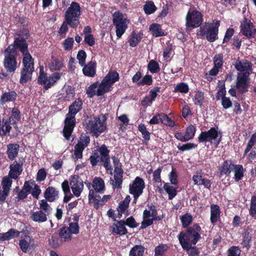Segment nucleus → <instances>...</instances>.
<instances>
[{"label": "nucleus", "mask_w": 256, "mask_h": 256, "mask_svg": "<svg viewBox=\"0 0 256 256\" xmlns=\"http://www.w3.org/2000/svg\"><path fill=\"white\" fill-rule=\"evenodd\" d=\"M81 13L80 4L76 2H72L65 12V20L58 30L60 35L64 34L63 36H64L68 30V25L73 28H76L78 27L80 24Z\"/></svg>", "instance_id": "obj_1"}, {"label": "nucleus", "mask_w": 256, "mask_h": 256, "mask_svg": "<svg viewBox=\"0 0 256 256\" xmlns=\"http://www.w3.org/2000/svg\"><path fill=\"white\" fill-rule=\"evenodd\" d=\"M82 101L78 98L69 106L68 113L66 115L62 130L64 138L69 140L76 125V115L82 109Z\"/></svg>", "instance_id": "obj_2"}, {"label": "nucleus", "mask_w": 256, "mask_h": 256, "mask_svg": "<svg viewBox=\"0 0 256 256\" xmlns=\"http://www.w3.org/2000/svg\"><path fill=\"white\" fill-rule=\"evenodd\" d=\"M106 114L91 116L86 122V128L92 136L98 138L106 129Z\"/></svg>", "instance_id": "obj_3"}, {"label": "nucleus", "mask_w": 256, "mask_h": 256, "mask_svg": "<svg viewBox=\"0 0 256 256\" xmlns=\"http://www.w3.org/2000/svg\"><path fill=\"white\" fill-rule=\"evenodd\" d=\"M202 228L198 224H194L192 226L186 228L184 232H181L178 236L180 245L192 244L196 245L200 240V232Z\"/></svg>", "instance_id": "obj_4"}, {"label": "nucleus", "mask_w": 256, "mask_h": 256, "mask_svg": "<svg viewBox=\"0 0 256 256\" xmlns=\"http://www.w3.org/2000/svg\"><path fill=\"white\" fill-rule=\"evenodd\" d=\"M222 134L218 126L210 128L207 131H202L198 137L199 143L209 142L217 148L222 140Z\"/></svg>", "instance_id": "obj_5"}, {"label": "nucleus", "mask_w": 256, "mask_h": 256, "mask_svg": "<svg viewBox=\"0 0 256 256\" xmlns=\"http://www.w3.org/2000/svg\"><path fill=\"white\" fill-rule=\"evenodd\" d=\"M62 74V72H56L48 76L46 73L44 72V66H40L38 84L42 85L44 89L47 90L55 85L56 83L60 78Z\"/></svg>", "instance_id": "obj_6"}, {"label": "nucleus", "mask_w": 256, "mask_h": 256, "mask_svg": "<svg viewBox=\"0 0 256 256\" xmlns=\"http://www.w3.org/2000/svg\"><path fill=\"white\" fill-rule=\"evenodd\" d=\"M203 22V16L200 12L194 8L189 10L186 16V30H191L200 27Z\"/></svg>", "instance_id": "obj_7"}, {"label": "nucleus", "mask_w": 256, "mask_h": 256, "mask_svg": "<svg viewBox=\"0 0 256 256\" xmlns=\"http://www.w3.org/2000/svg\"><path fill=\"white\" fill-rule=\"evenodd\" d=\"M220 22L217 20L214 24L200 26L198 34L202 37L205 36L209 42H212L218 39V28Z\"/></svg>", "instance_id": "obj_8"}, {"label": "nucleus", "mask_w": 256, "mask_h": 256, "mask_svg": "<svg viewBox=\"0 0 256 256\" xmlns=\"http://www.w3.org/2000/svg\"><path fill=\"white\" fill-rule=\"evenodd\" d=\"M112 22L116 28V35L120 38L128 28L129 20L124 18L123 14L120 11H116L112 15Z\"/></svg>", "instance_id": "obj_9"}, {"label": "nucleus", "mask_w": 256, "mask_h": 256, "mask_svg": "<svg viewBox=\"0 0 256 256\" xmlns=\"http://www.w3.org/2000/svg\"><path fill=\"white\" fill-rule=\"evenodd\" d=\"M240 31L242 34L248 39L254 38L256 34V28L248 18L244 17L240 22Z\"/></svg>", "instance_id": "obj_10"}, {"label": "nucleus", "mask_w": 256, "mask_h": 256, "mask_svg": "<svg viewBox=\"0 0 256 256\" xmlns=\"http://www.w3.org/2000/svg\"><path fill=\"white\" fill-rule=\"evenodd\" d=\"M249 74L248 72L238 74L235 86L238 94H242L248 92L250 86Z\"/></svg>", "instance_id": "obj_11"}, {"label": "nucleus", "mask_w": 256, "mask_h": 256, "mask_svg": "<svg viewBox=\"0 0 256 256\" xmlns=\"http://www.w3.org/2000/svg\"><path fill=\"white\" fill-rule=\"evenodd\" d=\"M24 160L22 158L18 161L14 160L10 165V171L8 174L14 180H18L23 170V165Z\"/></svg>", "instance_id": "obj_12"}, {"label": "nucleus", "mask_w": 256, "mask_h": 256, "mask_svg": "<svg viewBox=\"0 0 256 256\" xmlns=\"http://www.w3.org/2000/svg\"><path fill=\"white\" fill-rule=\"evenodd\" d=\"M70 184L73 194L76 197H78L84 188L83 181L78 175H74L70 178Z\"/></svg>", "instance_id": "obj_13"}, {"label": "nucleus", "mask_w": 256, "mask_h": 256, "mask_svg": "<svg viewBox=\"0 0 256 256\" xmlns=\"http://www.w3.org/2000/svg\"><path fill=\"white\" fill-rule=\"evenodd\" d=\"M146 187L144 180L136 176L129 185V192L130 194H142Z\"/></svg>", "instance_id": "obj_14"}, {"label": "nucleus", "mask_w": 256, "mask_h": 256, "mask_svg": "<svg viewBox=\"0 0 256 256\" xmlns=\"http://www.w3.org/2000/svg\"><path fill=\"white\" fill-rule=\"evenodd\" d=\"M4 66L9 73H14L17 68V61L16 56H4Z\"/></svg>", "instance_id": "obj_15"}, {"label": "nucleus", "mask_w": 256, "mask_h": 256, "mask_svg": "<svg viewBox=\"0 0 256 256\" xmlns=\"http://www.w3.org/2000/svg\"><path fill=\"white\" fill-rule=\"evenodd\" d=\"M119 80V74L116 70H110L102 82L103 84L106 85L110 88L112 86Z\"/></svg>", "instance_id": "obj_16"}, {"label": "nucleus", "mask_w": 256, "mask_h": 256, "mask_svg": "<svg viewBox=\"0 0 256 256\" xmlns=\"http://www.w3.org/2000/svg\"><path fill=\"white\" fill-rule=\"evenodd\" d=\"M14 47L18 49L22 55L30 54L28 51V44L26 40L21 38H15L14 42Z\"/></svg>", "instance_id": "obj_17"}, {"label": "nucleus", "mask_w": 256, "mask_h": 256, "mask_svg": "<svg viewBox=\"0 0 256 256\" xmlns=\"http://www.w3.org/2000/svg\"><path fill=\"white\" fill-rule=\"evenodd\" d=\"M22 56V67L21 69L34 72V59L30 54H26Z\"/></svg>", "instance_id": "obj_18"}, {"label": "nucleus", "mask_w": 256, "mask_h": 256, "mask_svg": "<svg viewBox=\"0 0 256 256\" xmlns=\"http://www.w3.org/2000/svg\"><path fill=\"white\" fill-rule=\"evenodd\" d=\"M20 148V145L16 143H10L7 145L6 154L10 160L13 161L18 156Z\"/></svg>", "instance_id": "obj_19"}, {"label": "nucleus", "mask_w": 256, "mask_h": 256, "mask_svg": "<svg viewBox=\"0 0 256 256\" xmlns=\"http://www.w3.org/2000/svg\"><path fill=\"white\" fill-rule=\"evenodd\" d=\"M93 190H90L88 194V200L90 202L94 203V207L98 210L100 206L103 205L102 200L100 194Z\"/></svg>", "instance_id": "obj_20"}, {"label": "nucleus", "mask_w": 256, "mask_h": 256, "mask_svg": "<svg viewBox=\"0 0 256 256\" xmlns=\"http://www.w3.org/2000/svg\"><path fill=\"white\" fill-rule=\"evenodd\" d=\"M210 222L215 224L218 222L220 220V210L218 204H212L210 206Z\"/></svg>", "instance_id": "obj_21"}, {"label": "nucleus", "mask_w": 256, "mask_h": 256, "mask_svg": "<svg viewBox=\"0 0 256 256\" xmlns=\"http://www.w3.org/2000/svg\"><path fill=\"white\" fill-rule=\"evenodd\" d=\"M232 159L224 160L222 166L218 168L220 176H230L232 170Z\"/></svg>", "instance_id": "obj_22"}, {"label": "nucleus", "mask_w": 256, "mask_h": 256, "mask_svg": "<svg viewBox=\"0 0 256 256\" xmlns=\"http://www.w3.org/2000/svg\"><path fill=\"white\" fill-rule=\"evenodd\" d=\"M82 72L86 76L94 77L96 74V63L95 61L91 60L83 66Z\"/></svg>", "instance_id": "obj_23"}, {"label": "nucleus", "mask_w": 256, "mask_h": 256, "mask_svg": "<svg viewBox=\"0 0 256 256\" xmlns=\"http://www.w3.org/2000/svg\"><path fill=\"white\" fill-rule=\"evenodd\" d=\"M59 192L52 186H48L44 192V195L46 200L49 202H53L58 198Z\"/></svg>", "instance_id": "obj_24"}, {"label": "nucleus", "mask_w": 256, "mask_h": 256, "mask_svg": "<svg viewBox=\"0 0 256 256\" xmlns=\"http://www.w3.org/2000/svg\"><path fill=\"white\" fill-rule=\"evenodd\" d=\"M126 224L124 220L117 221L112 226V232L118 235H126L128 234V230L125 227Z\"/></svg>", "instance_id": "obj_25"}, {"label": "nucleus", "mask_w": 256, "mask_h": 256, "mask_svg": "<svg viewBox=\"0 0 256 256\" xmlns=\"http://www.w3.org/2000/svg\"><path fill=\"white\" fill-rule=\"evenodd\" d=\"M48 214L44 212L42 210H38L33 212L30 216V219L34 222L38 223H42L48 220L47 216Z\"/></svg>", "instance_id": "obj_26"}, {"label": "nucleus", "mask_w": 256, "mask_h": 256, "mask_svg": "<svg viewBox=\"0 0 256 256\" xmlns=\"http://www.w3.org/2000/svg\"><path fill=\"white\" fill-rule=\"evenodd\" d=\"M192 180L194 184L198 186H204V188L210 189L212 185V182L210 180L202 178V175L196 174L192 176Z\"/></svg>", "instance_id": "obj_27"}, {"label": "nucleus", "mask_w": 256, "mask_h": 256, "mask_svg": "<svg viewBox=\"0 0 256 256\" xmlns=\"http://www.w3.org/2000/svg\"><path fill=\"white\" fill-rule=\"evenodd\" d=\"M92 186L94 191L99 193H104L105 190L104 180L100 177H95L92 182Z\"/></svg>", "instance_id": "obj_28"}, {"label": "nucleus", "mask_w": 256, "mask_h": 256, "mask_svg": "<svg viewBox=\"0 0 256 256\" xmlns=\"http://www.w3.org/2000/svg\"><path fill=\"white\" fill-rule=\"evenodd\" d=\"M234 168V177L236 182L241 180L244 176L245 170L242 164H235L232 165Z\"/></svg>", "instance_id": "obj_29"}, {"label": "nucleus", "mask_w": 256, "mask_h": 256, "mask_svg": "<svg viewBox=\"0 0 256 256\" xmlns=\"http://www.w3.org/2000/svg\"><path fill=\"white\" fill-rule=\"evenodd\" d=\"M18 94L14 90H10L5 92L0 96L2 104H4L9 102H14L16 100Z\"/></svg>", "instance_id": "obj_30"}, {"label": "nucleus", "mask_w": 256, "mask_h": 256, "mask_svg": "<svg viewBox=\"0 0 256 256\" xmlns=\"http://www.w3.org/2000/svg\"><path fill=\"white\" fill-rule=\"evenodd\" d=\"M58 235L60 238L64 242H69L72 239V234L68 226H62L58 230Z\"/></svg>", "instance_id": "obj_31"}, {"label": "nucleus", "mask_w": 256, "mask_h": 256, "mask_svg": "<svg viewBox=\"0 0 256 256\" xmlns=\"http://www.w3.org/2000/svg\"><path fill=\"white\" fill-rule=\"evenodd\" d=\"M150 216V210H148L147 209H146L144 210L143 212V220L141 223V226L140 227V229H144L147 227L152 224L154 221L152 220V218H149Z\"/></svg>", "instance_id": "obj_32"}, {"label": "nucleus", "mask_w": 256, "mask_h": 256, "mask_svg": "<svg viewBox=\"0 0 256 256\" xmlns=\"http://www.w3.org/2000/svg\"><path fill=\"white\" fill-rule=\"evenodd\" d=\"M8 119H10V124H16L17 122H18L21 119V114L20 110L18 107L14 106L13 108L11 111V116Z\"/></svg>", "instance_id": "obj_33"}, {"label": "nucleus", "mask_w": 256, "mask_h": 256, "mask_svg": "<svg viewBox=\"0 0 256 256\" xmlns=\"http://www.w3.org/2000/svg\"><path fill=\"white\" fill-rule=\"evenodd\" d=\"M36 182L34 180H30L25 181L22 188L21 195L24 194V198H26L28 196L31 192L32 186H34Z\"/></svg>", "instance_id": "obj_34"}, {"label": "nucleus", "mask_w": 256, "mask_h": 256, "mask_svg": "<svg viewBox=\"0 0 256 256\" xmlns=\"http://www.w3.org/2000/svg\"><path fill=\"white\" fill-rule=\"evenodd\" d=\"M193 244L186 243L181 245L182 249L186 250L189 256H198L200 252L196 246H192Z\"/></svg>", "instance_id": "obj_35"}, {"label": "nucleus", "mask_w": 256, "mask_h": 256, "mask_svg": "<svg viewBox=\"0 0 256 256\" xmlns=\"http://www.w3.org/2000/svg\"><path fill=\"white\" fill-rule=\"evenodd\" d=\"M149 29L154 36L159 37L166 35L160 24H152L150 25Z\"/></svg>", "instance_id": "obj_36"}, {"label": "nucleus", "mask_w": 256, "mask_h": 256, "mask_svg": "<svg viewBox=\"0 0 256 256\" xmlns=\"http://www.w3.org/2000/svg\"><path fill=\"white\" fill-rule=\"evenodd\" d=\"M52 60L49 64L48 66L51 71L58 70L64 66V64L62 60L52 56Z\"/></svg>", "instance_id": "obj_37"}, {"label": "nucleus", "mask_w": 256, "mask_h": 256, "mask_svg": "<svg viewBox=\"0 0 256 256\" xmlns=\"http://www.w3.org/2000/svg\"><path fill=\"white\" fill-rule=\"evenodd\" d=\"M33 72H34L21 69L20 72V78L19 81L20 83L24 85L28 81L31 80Z\"/></svg>", "instance_id": "obj_38"}, {"label": "nucleus", "mask_w": 256, "mask_h": 256, "mask_svg": "<svg viewBox=\"0 0 256 256\" xmlns=\"http://www.w3.org/2000/svg\"><path fill=\"white\" fill-rule=\"evenodd\" d=\"M242 240L241 243L243 248L248 250L251 246L252 238L248 232H246L242 234Z\"/></svg>", "instance_id": "obj_39"}, {"label": "nucleus", "mask_w": 256, "mask_h": 256, "mask_svg": "<svg viewBox=\"0 0 256 256\" xmlns=\"http://www.w3.org/2000/svg\"><path fill=\"white\" fill-rule=\"evenodd\" d=\"M180 218L183 228H186L190 226L193 220L192 216L190 214L186 213L185 214L180 216Z\"/></svg>", "instance_id": "obj_40"}, {"label": "nucleus", "mask_w": 256, "mask_h": 256, "mask_svg": "<svg viewBox=\"0 0 256 256\" xmlns=\"http://www.w3.org/2000/svg\"><path fill=\"white\" fill-rule=\"evenodd\" d=\"M138 128V130L141 132L144 142L146 143L150 140V132L148 130L146 126L144 124H140Z\"/></svg>", "instance_id": "obj_41"}, {"label": "nucleus", "mask_w": 256, "mask_h": 256, "mask_svg": "<svg viewBox=\"0 0 256 256\" xmlns=\"http://www.w3.org/2000/svg\"><path fill=\"white\" fill-rule=\"evenodd\" d=\"M145 248L142 245H135L132 247L129 254V256H142Z\"/></svg>", "instance_id": "obj_42"}, {"label": "nucleus", "mask_w": 256, "mask_h": 256, "mask_svg": "<svg viewBox=\"0 0 256 256\" xmlns=\"http://www.w3.org/2000/svg\"><path fill=\"white\" fill-rule=\"evenodd\" d=\"M164 188L168 194V199L170 200L174 198L177 194L176 188L172 186L169 183H165L164 186Z\"/></svg>", "instance_id": "obj_43"}, {"label": "nucleus", "mask_w": 256, "mask_h": 256, "mask_svg": "<svg viewBox=\"0 0 256 256\" xmlns=\"http://www.w3.org/2000/svg\"><path fill=\"white\" fill-rule=\"evenodd\" d=\"M158 116L160 122L162 124L168 126H174V122L167 114L160 112L158 114Z\"/></svg>", "instance_id": "obj_44"}, {"label": "nucleus", "mask_w": 256, "mask_h": 256, "mask_svg": "<svg viewBox=\"0 0 256 256\" xmlns=\"http://www.w3.org/2000/svg\"><path fill=\"white\" fill-rule=\"evenodd\" d=\"M12 179L9 174L2 178L1 184L2 190L10 192L12 184Z\"/></svg>", "instance_id": "obj_45"}, {"label": "nucleus", "mask_w": 256, "mask_h": 256, "mask_svg": "<svg viewBox=\"0 0 256 256\" xmlns=\"http://www.w3.org/2000/svg\"><path fill=\"white\" fill-rule=\"evenodd\" d=\"M146 207L148 208V210H150V216H152L153 221L161 220L163 218V216H158V211L156 206L152 204H148Z\"/></svg>", "instance_id": "obj_46"}, {"label": "nucleus", "mask_w": 256, "mask_h": 256, "mask_svg": "<svg viewBox=\"0 0 256 256\" xmlns=\"http://www.w3.org/2000/svg\"><path fill=\"white\" fill-rule=\"evenodd\" d=\"M142 38L140 34L136 33L134 31L132 32L128 40L130 46L132 47L136 46L140 42Z\"/></svg>", "instance_id": "obj_47"}, {"label": "nucleus", "mask_w": 256, "mask_h": 256, "mask_svg": "<svg viewBox=\"0 0 256 256\" xmlns=\"http://www.w3.org/2000/svg\"><path fill=\"white\" fill-rule=\"evenodd\" d=\"M157 10L153 1H148L146 2L144 6V10L145 14L147 15L151 14L154 13Z\"/></svg>", "instance_id": "obj_48"}, {"label": "nucleus", "mask_w": 256, "mask_h": 256, "mask_svg": "<svg viewBox=\"0 0 256 256\" xmlns=\"http://www.w3.org/2000/svg\"><path fill=\"white\" fill-rule=\"evenodd\" d=\"M250 216L256 219V196H252L251 198L250 206L248 209Z\"/></svg>", "instance_id": "obj_49"}, {"label": "nucleus", "mask_w": 256, "mask_h": 256, "mask_svg": "<svg viewBox=\"0 0 256 256\" xmlns=\"http://www.w3.org/2000/svg\"><path fill=\"white\" fill-rule=\"evenodd\" d=\"M204 99V92L198 90L195 94L193 98L194 104L201 107L202 105Z\"/></svg>", "instance_id": "obj_50"}, {"label": "nucleus", "mask_w": 256, "mask_h": 256, "mask_svg": "<svg viewBox=\"0 0 256 256\" xmlns=\"http://www.w3.org/2000/svg\"><path fill=\"white\" fill-rule=\"evenodd\" d=\"M48 202L46 198L42 200L39 202L40 210H42L48 214H50L52 211V208L48 203Z\"/></svg>", "instance_id": "obj_51"}, {"label": "nucleus", "mask_w": 256, "mask_h": 256, "mask_svg": "<svg viewBox=\"0 0 256 256\" xmlns=\"http://www.w3.org/2000/svg\"><path fill=\"white\" fill-rule=\"evenodd\" d=\"M197 147L198 144L192 142H188L182 145H181L180 144H178L177 145V148L181 152L194 149Z\"/></svg>", "instance_id": "obj_52"}, {"label": "nucleus", "mask_w": 256, "mask_h": 256, "mask_svg": "<svg viewBox=\"0 0 256 256\" xmlns=\"http://www.w3.org/2000/svg\"><path fill=\"white\" fill-rule=\"evenodd\" d=\"M48 241L50 244L54 248H58L61 245L62 242H64L60 238V236L58 237L56 234L52 235Z\"/></svg>", "instance_id": "obj_53"}, {"label": "nucleus", "mask_w": 256, "mask_h": 256, "mask_svg": "<svg viewBox=\"0 0 256 256\" xmlns=\"http://www.w3.org/2000/svg\"><path fill=\"white\" fill-rule=\"evenodd\" d=\"M22 188L20 189L19 186H16L13 189V192L17 194L13 199L15 204H18L20 201H24V194L21 195Z\"/></svg>", "instance_id": "obj_54"}, {"label": "nucleus", "mask_w": 256, "mask_h": 256, "mask_svg": "<svg viewBox=\"0 0 256 256\" xmlns=\"http://www.w3.org/2000/svg\"><path fill=\"white\" fill-rule=\"evenodd\" d=\"M170 247L166 244H160L155 248L154 252L156 256H162Z\"/></svg>", "instance_id": "obj_55"}, {"label": "nucleus", "mask_w": 256, "mask_h": 256, "mask_svg": "<svg viewBox=\"0 0 256 256\" xmlns=\"http://www.w3.org/2000/svg\"><path fill=\"white\" fill-rule=\"evenodd\" d=\"M148 68L152 74L157 73L160 70L158 62L154 60L150 61L148 66Z\"/></svg>", "instance_id": "obj_56"}, {"label": "nucleus", "mask_w": 256, "mask_h": 256, "mask_svg": "<svg viewBox=\"0 0 256 256\" xmlns=\"http://www.w3.org/2000/svg\"><path fill=\"white\" fill-rule=\"evenodd\" d=\"M224 56L222 54H216L213 58L214 66L215 68H221L224 63Z\"/></svg>", "instance_id": "obj_57"}, {"label": "nucleus", "mask_w": 256, "mask_h": 256, "mask_svg": "<svg viewBox=\"0 0 256 256\" xmlns=\"http://www.w3.org/2000/svg\"><path fill=\"white\" fill-rule=\"evenodd\" d=\"M242 250L238 246H232L226 252L227 256H240Z\"/></svg>", "instance_id": "obj_58"}, {"label": "nucleus", "mask_w": 256, "mask_h": 256, "mask_svg": "<svg viewBox=\"0 0 256 256\" xmlns=\"http://www.w3.org/2000/svg\"><path fill=\"white\" fill-rule=\"evenodd\" d=\"M196 132V128L192 124L188 126L186 130L185 136L188 141L194 138Z\"/></svg>", "instance_id": "obj_59"}, {"label": "nucleus", "mask_w": 256, "mask_h": 256, "mask_svg": "<svg viewBox=\"0 0 256 256\" xmlns=\"http://www.w3.org/2000/svg\"><path fill=\"white\" fill-rule=\"evenodd\" d=\"M85 148L80 144H76L74 149V158L78 160L82 157V152Z\"/></svg>", "instance_id": "obj_60"}, {"label": "nucleus", "mask_w": 256, "mask_h": 256, "mask_svg": "<svg viewBox=\"0 0 256 256\" xmlns=\"http://www.w3.org/2000/svg\"><path fill=\"white\" fill-rule=\"evenodd\" d=\"M189 91L188 86L184 82H180L176 85L174 88V92H180L181 93L186 94Z\"/></svg>", "instance_id": "obj_61"}, {"label": "nucleus", "mask_w": 256, "mask_h": 256, "mask_svg": "<svg viewBox=\"0 0 256 256\" xmlns=\"http://www.w3.org/2000/svg\"><path fill=\"white\" fill-rule=\"evenodd\" d=\"M74 40L73 38H68L62 42L64 49L66 51H70L73 48Z\"/></svg>", "instance_id": "obj_62"}, {"label": "nucleus", "mask_w": 256, "mask_h": 256, "mask_svg": "<svg viewBox=\"0 0 256 256\" xmlns=\"http://www.w3.org/2000/svg\"><path fill=\"white\" fill-rule=\"evenodd\" d=\"M90 142V137L89 136L86 135V134L82 133L80 134V140L78 141V142L76 144H80L84 146V148H86L88 146V144Z\"/></svg>", "instance_id": "obj_63"}, {"label": "nucleus", "mask_w": 256, "mask_h": 256, "mask_svg": "<svg viewBox=\"0 0 256 256\" xmlns=\"http://www.w3.org/2000/svg\"><path fill=\"white\" fill-rule=\"evenodd\" d=\"M152 78L150 74H146L142 80L138 82V86H150L152 84Z\"/></svg>", "instance_id": "obj_64"}]
</instances>
